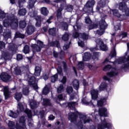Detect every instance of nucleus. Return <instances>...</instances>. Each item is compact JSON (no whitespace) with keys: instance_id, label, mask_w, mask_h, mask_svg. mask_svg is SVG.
I'll return each mask as SVG.
<instances>
[{"instance_id":"45","label":"nucleus","mask_w":129,"mask_h":129,"mask_svg":"<svg viewBox=\"0 0 129 129\" xmlns=\"http://www.w3.org/2000/svg\"><path fill=\"white\" fill-rule=\"evenodd\" d=\"M63 41H68L69 40V34L67 32H65L61 37Z\"/></svg>"},{"instance_id":"22","label":"nucleus","mask_w":129,"mask_h":129,"mask_svg":"<svg viewBox=\"0 0 129 129\" xmlns=\"http://www.w3.org/2000/svg\"><path fill=\"white\" fill-rule=\"evenodd\" d=\"M23 97V94H22V92H17L14 94V98L18 102L21 101V99H22V98Z\"/></svg>"},{"instance_id":"25","label":"nucleus","mask_w":129,"mask_h":129,"mask_svg":"<svg viewBox=\"0 0 129 129\" xmlns=\"http://www.w3.org/2000/svg\"><path fill=\"white\" fill-rule=\"evenodd\" d=\"M40 12L41 15H43V16H47L49 14V11L48 10V9L46 7H42L40 9Z\"/></svg>"},{"instance_id":"17","label":"nucleus","mask_w":129,"mask_h":129,"mask_svg":"<svg viewBox=\"0 0 129 129\" xmlns=\"http://www.w3.org/2000/svg\"><path fill=\"white\" fill-rule=\"evenodd\" d=\"M72 83L73 88L75 90H79V88H80V82L79 80L75 79L74 80Z\"/></svg>"},{"instance_id":"61","label":"nucleus","mask_w":129,"mask_h":129,"mask_svg":"<svg viewBox=\"0 0 129 129\" xmlns=\"http://www.w3.org/2000/svg\"><path fill=\"white\" fill-rule=\"evenodd\" d=\"M111 68V66L110 64H108L103 68V71H107L109 70V69H110Z\"/></svg>"},{"instance_id":"63","label":"nucleus","mask_w":129,"mask_h":129,"mask_svg":"<svg viewBox=\"0 0 129 129\" xmlns=\"http://www.w3.org/2000/svg\"><path fill=\"white\" fill-rule=\"evenodd\" d=\"M85 23H86V24H91V23H92V21H91V19H90V18L86 17L85 18Z\"/></svg>"},{"instance_id":"2","label":"nucleus","mask_w":129,"mask_h":129,"mask_svg":"<svg viewBox=\"0 0 129 129\" xmlns=\"http://www.w3.org/2000/svg\"><path fill=\"white\" fill-rule=\"evenodd\" d=\"M53 2L56 4H59L60 3H61V4H64L65 11H67L69 13L72 12L74 9V7H73V5H71V4H66V0H54Z\"/></svg>"},{"instance_id":"59","label":"nucleus","mask_w":129,"mask_h":129,"mask_svg":"<svg viewBox=\"0 0 129 129\" xmlns=\"http://www.w3.org/2000/svg\"><path fill=\"white\" fill-rule=\"evenodd\" d=\"M23 58H24V56H23V54H17L16 59L17 61H21V60H23Z\"/></svg>"},{"instance_id":"54","label":"nucleus","mask_w":129,"mask_h":129,"mask_svg":"<svg viewBox=\"0 0 129 129\" xmlns=\"http://www.w3.org/2000/svg\"><path fill=\"white\" fill-rule=\"evenodd\" d=\"M42 24V19L41 18H38L36 19V27H41Z\"/></svg>"},{"instance_id":"33","label":"nucleus","mask_w":129,"mask_h":129,"mask_svg":"<svg viewBox=\"0 0 129 129\" xmlns=\"http://www.w3.org/2000/svg\"><path fill=\"white\" fill-rule=\"evenodd\" d=\"M102 124L104 126L105 128H109L110 127V123H108L106 122V119L105 118H104V119L102 120H101Z\"/></svg>"},{"instance_id":"57","label":"nucleus","mask_w":129,"mask_h":129,"mask_svg":"<svg viewBox=\"0 0 129 129\" xmlns=\"http://www.w3.org/2000/svg\"><path fill=\"white\" fill-rule=\"evenodd\" d=\"M18 106H19V109L20 111V112H23L24 111L25 108H24V105L22 104V103H19L18 104Z\"/></svg>"},{"instance_id":"53","label":"nucleus","mask_w":129,"mask_h":129,"mask_svg":"<svg viewBox=\"0 0 129 129\" xmlns=\"http://www.w3.org/2000/svg\"><path fill=\"white\" fill-rule=\"evenodd\" d=\"M66 92L69 94H71L73 92V88L72 86L67 87Z\"/></svg>"},{"instance_id":"41","label":"nucleus","mask_w":129,"mask_h":129,"mask_svg":"<svg viewBox=\"0 0 129 129\" xmlns=\"http://www.w3.org/2000/svg\"><path fill=\"white\" fill-rule=\"evenodd\" d=\"M81 38L83 39V40H88V34L87 33H80Z\"/></svg>"},{"instance_id":"10","label":"nucleus","mask_w":129,"mask_h":129,"mask_svg":"<svg viewBox=\"0 0 129 129\" xmlns=\"http://www.w3.org/2000/svg\"><path fill=\"white\" fill-rule=\"evenodd\" d=\"M64 10V4H60L59 8L56 12V18L57 20H60L62 18V12Z\"/></svg>"},{"instance_id":"3","label":"nucleus","mask_w":129,"mask_h":129,"mask_svg":"<svg viewBox=\"0 0 129 129\" xmlns=\"http://www.w3.org/2000/svg\"><path fill=\"white\" fill-rule=\"evenodd\" d=\"M26 127V117L23 115L21 116L19 119V123H16V129H25Z\"/></svg>"},{"instance_id":"51","label":"nucleus","mask_w":129,"mask_h":129,"mask_svg":"<svg viewBox=\"0 0 129 129\" xmlns=\"http://www.w3.org/2000/svg\"><path fill=\"white\" fill-rule=\"evenodd\" d=\"M9 116H11V117H13V118H16V117H18V115H17V113L11 110L9 112Z\"/></svg>"},{"instance_id":"50","label":"nucleus","mask_w":129,"mask_h":129,"mask_svg":"<svg viewBox=\"0 0 129 129\" xmlns=\"http://www.w3.org/2000/svg\"><path fill=\"white\" fill-rule=\"evenodd\" d=\"M8 126L10 129H15L16 125L15 124V122L12 121H10L8 123Z\"/></svg>"},{"instance_id":"12","label":"nucleus","mask_w":129,"mask_h":129,"mask_svg":"<svg viewBox=\"0 0 129 129\" xmlns=\"http://www.w3.org/2000/svg\"><path fill=\"white\" fill-rule=\"evenodd\" d=\"M98 112L100 116H104V117H107L108 116L107 109H106V108H99Z\"/></svg>"},{"instance_id":"6","label":"nucleus","mask_w":129,"mask_h":129,"mask_svg":"<svg viewBox=\"0 0 129 129\" xmlns=\"http://www.w3.org/2000/svg\"><path fill=\"white\" fill-rule=\"evenodd\" d=\"M10 21L11 28L12 30H17L19 27V19L12 18Z\"/></svg>"},{"instance_id":"52","label":"nucleus","mask_w":129,"mask_h":129,"mask_svg":"<svg viewBox=\"0 0 129 129\" xmlns=\"http://www.w3.org/2000/svg\"><path fill=\"white\" fill-rule=\"evenodd\" d=\"M37 43V45L41 49L42 48H44V47H45V45L44 44V42H43L42 41H41L40 40H38Z\"/></svg>"},{"instance_id":"16","label":"nucleus","mask_w":129,"mask_h":129,"mask_svg":"<svg viewBox=\"0 0 129 129\" xmlns=\"http://www.w3.org/2000/svg\"><path fill=\"white\" fill-rule=\"evenodd\" d=\"M107 87H108L107 83L102 82L99 86V91H104L105 90H107Z\"/></svg>"},{"instance_id":"35","label":"nucleus","mask_w":129,"mask_h":129,"mask_svg":"<svg viewBox=\"0 0 129 129\" xmlns=\"http://www.w3.org/2000/svg\"><path fill=\"white\" fill-rule=\"evenodd\" d=\"M31 48L33 50H35L36 52H40L41 51V48L39 47V46L37 44H32Z\"/></svg>"},{"instance_id":"48","label":"nucleus","mask_w":129,"mask_h":129,"mask_svg":"<svg viewBox=\"0 0 129 129\" xmlns=\"http://www.w3.org/2000/svg\"><path fill=\"white\" fill-rule=\"evenodd\" d=\"M58 79V74H55L53 76L50 78V81L54 83V82H56V81Z\"/></svg>"},{"instance_id":"49","label":"nucleus","mask_w":129,"mask_h":129,"mask_svg":"<svg viewBox=\"0 0 129 129\" xmlns=\"http://www.w3.org/2000/svg\"><path fill=\"white\" fill-rule=\"evenodd\" d=\"M98 57H99V52H94L92 56L93 60H98Z\"/></svg>"},{"instance_id":"4","label":"nucleus","mask_w":129,"mask_h":129,"mask_svg":"<svg viewBox=\"0 0 129 129\" xmlns=\"http://www.w3.org/2000/svg\"><path fill=\"white\" fill-rule=\"evenodd\" d=\"M77 114H79L80 116L82 115L81 113L77 111L76 112H72L71 114L69 115V119L71 120V122H74V121H76L78 117V115Z\"/></svg>"},{"instance_id":"38","label":"nucleus","mask_w":129,"mask_h":129,"mask_svg":"<svg viewBox=\"0 0 129 129\" xmlns=\"http://www.w3.org/2000/svg\"><path fill=\"white\" fill-rule=\"evenodd\" d=\"M63 91H64V85L60 84L57 88V93H62Z\"/></svg>"},{"instance_id":"64","label":"nucleus","mask_w":129,"mask_h":129,"mask_svg":"<svg viewBox=\"0 0 129 129\" xmlns=\"http://www.w3.org/2000/svg\"><path fill=\"white\" fill-rule=\"evenodd\" d=\"M122 69H128L129 68V62H127L125 64H124L121 67Z\"/></svg>"},{"instance_id":"31","label":"nucleus","mask_w":129,"mask_h":129,"mask_svg":"<svg viewBox=\"0 0 129 129\" xmlns=\"http://www.w3.org/2000/svg\"><path fill=\"white\" fill-rule=\"evenodd\" d=\"M43 105L44 106H50L51 105V102H50V100L47 98H44L43 99Z\"/></svg>"},{"instance_id":"44","label":"nucleus","mask_w":129,"mask_h":129,"mask_svg":"<svg viewBox=\"0 0 129 129\" xmlns=\"http://www.w3.org/2000/svg\"><path fill=\"white\" fill-rule=\"evenodd\" d=\"M16 38H21V39H24L25 38V35L19 32H17L15 33V36Z\"/></svg>"},{"instance_id":"19","label":"nucleus","mask_w":129,"mask_h":129,"mask_svg":"<svg viewBox=\"0 0 129 129\" xmlns=\"http://www.w3.org/2000/svg\"><path fill=\"white\" fill-rule=\"evenodd\" d=\"M3 36L6 41H8L9 39H11V38H12V31L8 30V31L7 32H4Z\"/></svg>"},{"instance_id":"18","label":"nucleus","mask_w":129,"mask_h":129,"mask_svg":"<svg viewBox=\"0 0 129 129\" xmlns=\"http://www.w3.org/2000/svg\"><path fill=\"white\" fill-rule=\"evenodd\" d=\"M8 49L10 52L13 54H16L17 49L16 48V45L14 43H10L8 46Z\"/></svg>"},{"instance_id":"60","label":"nucleus","mask_w":129,"mask_h":129,"mask_svg":"<svg viewBox=\"0 0 129 129\" xmlns=\"http://www.w3.org/2000/svg\"><path fill=\"white\" fill-rule=\"evenodd\" d=\"M29 89L25 88L23 90V94H24V95H29Z\"/></svg>"},{"instance_id":"29","label":"nucleus","mask_w":129,"mask_h":129,"mask_svg":"<svg viewBox=\"0 0 129 129\" xmlns=\"http://www.w3.org/2000/svg\"><path fill=\"white\" fill-rule=\"evenodd\" d=\"M37 3V0H29V9L31 10L34 8L35 4Z\"/></svg>"},{"instance_id":"34","label":"nucleus","mask_w":129,"mask_h":129,"mask_svg":"<svg viewBox=\"0 0 129 129\" xmlns=\"http://www.w3.org/2000/svg\"><path fill=\"white\" fill-rule=\"evenodd\" d=\"M75 31L73 33V38H74V39H77V38H79V36H80V33L77 31V30H76V28H75Z\"/></svg>"},{"instance_id":"46","label":"nucleus","mask_w":129,"mask_h":129,"mask_svg":"<svg viewBox=\"0 0 129 129\" xmlns=\"http://www.w3.org/2000/svg\"><path fill=\"white\" fill-rule=\"evenodd\" d=\"M18 14L20 16H25L27 14V10L26 9H20L18 12Z\"/></svg>"},{"instance_id":"26","label":"nucleus","mask_w":129,"mask_h":129,"mask_svg":"<svg viewBox=\"0 0 129 129\" xmlns=\"http://www.w3.org/2000/svg\"><path fill=\"white\" fill-rule=\"evenodd\" d=\"M106 75L108 76V77L111 78V77H113V76L118 75V72H116L115 71H112L107 73Z\"/></svg>"},{"instance_id":"11","label":"nucleus","mask_w":129,"mask_h":129,"mask_svg":"<svg viewBox=\"0 0 129 129\" xmlns=\"http://www.w3.org/2000/svg\"><path fill=\"white\" fill-rule=\"evenodd\" d=\"M3 92L5 100H8V99H9V98L11 97V92L10 91V89L9 88V87H4Z\"/></svg>"},{"instance_id":"28","label":"nucleus","mask_w":129,"mask_h":129,"mask_svg":"<svg viewBox=\"0 0 129 129\" xmlns=\"http://www.w3.org/2000/svg\"><path fill=\"white\" fill-rule=\"evenodd\" d=\"M27 27V22L25 20H21L19 22L20 29H25Z\"/></svg>"},{"instance_id":"14","label":"nucleus","mask_w":129,"mask_h":129,"mask_svg":"<svg viewBox=\"0 0 129 129\" xmlns=\"http://www.w3.org/2000/svg\"><path fill=\"white\" fill-rule=\"evenodd\" d=\"M36 31V27L33 25H28L27 29H26V33L28 35H32L33 33H35Z\"/></svg>"},{"instance_id":"13","label":"nucleus","mask_w":129,"mask_h":129,"mask_svg":"<svg viewBox=\"0 0 129 129\" xmlns=\"http://www.w3.org/2000/svg\"><path fill=\"white\" fill-rule=\"evenodd\" d=\"M118 9L122 13H124L126 12L127 10V6L126 5V3L125 2H122L119 3Z\"/></svg>"},{"instance_id":"7","label":"nucleus","mask_w":129,"mask_h":129,"mask_svg":"<svg viewBox=\"0 0 129 129\" xmlns=\"http://www.w3.org/2000/svg\"><path fill=\"white\" fill-rule=\"evenodd\" d=\"M0 77L4 82H10L12 80V76L7 73H2Z\"/></svg>"},{"instance_id":"5","label":"nucleus","mask_w":129,"mask_h":129,"mask_svg":"<svg viewBox=\"0 0 129 129\" xmlns=\"http://www.w3.org/2000/svg\"><path fill=\"white\" fill-rule=\"evenodd\" d=\"M96 43L97 45L99 46L100 49L101 50V51H107V50H108L107 46L106 44H104V42H103V41H102L101 38L98 39Z\"/></svg>"},{"instance_id":"47","label":"nucleus","mask_w":129,"mask_h":129,"mask_svg":"<svg viewBox=\"0 0 129 129\" xmlns=\"http://www.w3.org/2000/svg\"><path fill=\"white\" fill-rule=\"evenodd\" d=\"M109 57H110V59L112 58H114V57H116V50L114 48L113 51L111 52L109 55Z\"/></svg>"},{"instance_id":"58","label":"nucleus","mask_w":129,"mask_h":129,"mask_svg":"<svg viewBox=\"0 0 129 129\" xmlns=\"http://www.w3.org/2000/svg\"><path fill=\"white\" fill-rule=\"evenodd\" d=\"M62 63L63 64L64 72H67V69H68L67 63H66V61H62Z\"/></svg>"},{"instance_id":"24","label":"nucleus","mask_w":129,"mask_h":129,"mask_svg":"<svg viewBox=\"0 0 129 129\" xmlns=\"http://www.w3.org/2000/svg\"><path fill=\"white\" fill-rule=\"evenodd\" d=\"M49 46L50 47H56V48H59L60 47V42L58 40L51 41L49 43Z\"/></svg>"},{"instance_id":"9","label":"nucleus","mask_w":129,"mask_h":129,"mask_svg":"<svg viewBox=\"0 0 129 129\" xmlns=\"http://www.w3.org/2000/svg\"><path fill=\"white\" fill-rule=\"evenodd\" d=\"M28 78H29L28 84H29V85H30L31 86H33L34 89H37L38 85H37V84H36V77L34 76H31L30 77V76H29Z\"/></svg>"},{"instance_id":"56","label":"nucleus","mask_w":129,"mask_h":129,"mask_svg":"<svg viewBox=\"0 0 129 129\" xmlns=\"http://www.w3.org/2000/svg\"><path fill=\"white\" fill-rule=\"evenodd\" d=\"M57 73L59 75H62V73L63 72V69L61 66H58L56 69Z\"/></svg>"},{"instance_id":"27","label":"nucleus","mask_w":129,"mask_h":129,"mask_svg":"<svg viewBox=\"0 0 129 129\" xmlns=\"http://www.w3.org/2000/svg\"><path fill=\"white\" fill-rule=\"evenodd\" d=\"M91 58V54L89 52L85 53V55L83 57V61H89Z\"/></svg>"},{"instance_id":"20","label":"nucleus","mask_w":129,"mask_h":129,"mask_svg":"<svg viewBox=\"0 0 129 129\" xmlns=\"http://www.w3.org/2000/svg\"><path fill=\"white\" fill-rule=\"evenodd\" d=\"M106 103V98H101L97 101V105L99 107H102Z\"/></svg>"},{"instance_id":"43","label":"nucleus","mask_w":129,"mask_h":129,"mask_svg":"<svg viewBox=\"0 0 129 129\" xmlns=\"http://www.w3.org/2000/svg\"><path fill=\"white\" fill-rule=\"evenodd\" d=\"M30 105L31 109H36L37 108V102L33 101L30 103Z\"/></svg>"},{"instance_id":"23","label":"nucleus","mask_w":129,"mask_h":129,"mask_svg":"<svg viewBox=\"0 0 129 129\" xmlns=\"http://www.w3.org/2000/svg\"><path fill=\"white\" fill-rule=\"evenodd\" d=\"M42 71V68L41 67L36 66L34 71V75L35 76H40L41 75V72Z\"/></svg>"},{"instance_id":"62","label":"nucleus","mask_w":129,"mask_h":129,"mask_svg":"<svg viewBox=\"0 0 129 129\" xmlns=\"http://www.w3.org/2000/svg\"><path fill=\"white\" fill-rule=\"evenodd\" d=\"M77 126L79 129H83V123H82V122H79L77 124Z\"/></svg>"},{"instance_id":"15","label":"nucleus","mask_w":129,"mask_h":129,"mask_svg":"<svg viewBox=\"0 0 129 129\" xmlns=\"http://www.w3.org/2000/svg\"><path fill=\"white\" fill-rule=\"evenodd\" d=\"M106 2L104 0H100L98 3L96 8L97 12H100V9L104 8L105 7Z\"/></svg>"},{"instance_id":"40","label":"nucleus","mask_w":129,"mask_h":129,"mask_svg":"<svg viewBox=\"0 0 129 129\" xmlns=\"http://www.w3.org/2000/svg\"><path fill=\"white\" fill-rule=\"evenodd\" d=\"M48 32L49 35H51L53 37H55V36H56V29L55 28L49 29Z\"/></svg>"},{"instance_id":"8","label":"nucleus","mask_w":129,"mask_h":129,"mask_svg":"<svg viewBox=\"0 0 129 129\" xmlns=\"http://www.w3.org/2000/svg\"><path fill=\"white\" fill-rule=\"evenodd\" d=\"M94 5H95V0H88L85 5V8L88 11H93Z\"/></svg>"},{"instance_id":"37","label":"nucleus","mask_w":129,"mask_h":129,"mask_svg":"<svg viewBox=\"0 0 129 129\" xmlns=\"http://www.w3.org/2000/svg\"><path fill=\"white\" fill-rule=\"evenodd\" d=\"M24 112L27 114L28 118H31V117H32V111L31 110L29 109L28 108H26Z\"/></svg>"},{"instance_id":"1","label":"nucleus","mask_w":129,"mask_h":129,"mask_svg":"<svg viewBox=\"0 0 129 129\" xmlns=\"http://www.w3.org/2000/svg\"><path fill=\"white\" fill-rule=\"evenodd\" d=\"M99 26L100 27V30L97 31V34L100 36L103 35L105 33V30H106L108 25L106 23L105 20L101 19L99 22Z\"/></svg>"},{"instance_id":"21","label":"nucleus","mask_w":129,"mask_h":129,"mask_svg":"<svg viewBox=\"0 0 129 129\" xmlns=\"http://www.w3.org/2000/svg\"><path fill=\"white\" fill-rule=\"evenodd\" d=\"M91 94L92 95V98L94 100H96L98 98V91L93 90L91 91Z\"/></svg>"},{"instance_id":"30","label":"nucleus","mask_w":129,"mask_h":129,"mask_svg":"<svg viewBox=\"0 0 129 129\" xmlns=\"http://www.w3.org/2000/svg\"><path fill=\"white\" fill-rule=\"evenodd\" d=\"M112 13L114 17H117V18H120L121 17V15L119 14L118 10L113 9L112 10Z\"/></svg>"},{"instance_id":"42","label":"nucleus","mask_w":129,"mask_h":129,"mask_svg":"<svg viewBox=\"0 0 129 129\" xmlns=\"http://www.w3.org/2000/svg\"><path fill=\"white\" fill-rule=\"evenodd\" d=\"M23 53L24 54H29L30 53V46L28 45H26L23 48Z\"/></svg>"},{"instance_id":"39","label":"nucleus","mask_w":129,"mask_h":129,"mask_svg":"<svg viewBox=\"0 0 129 129\" xmlns=\"http://www.w3.org/2000/svg\"><path fill=\"white\" fill-rule=\"evenodd\" d=\"M14 70L16 75H21L22 74V71L21 70V69H20L18 67H16Z\"/></svg>"},{"instance_id":"55","label":"nucleus","mask_w":129,"mask_h":129,"mask_svg":"<svg viewBox=\"0 0 129 129\" xmlns=\"http://www.w3.org/2000/svg\"><path fill=\"white\" fill-rule=\"evenodd\" d=\"M4 27L6 28H8V27H11V22L9 21L8 20H4V24H3Z\"/></svg>"},{"instance_id":"32","label":"nucleus","mask_w":129,"mask_h":129,"mask_svg":"<svg viewBox=\"0 0 129 129\" xmlns=\"http://www.w3.org/2000/svg\"><path fill=\"white\" fill-rule=\"evenodd\" d=\"M78 70H83L84 69V62L81 61H79L77 64Z\"/></svg>"},{"instance_id":"36","label":"nucleus","mask_w":129,"mask_h":129,"mask_svg":"<svg viewBox=\"0 0 129 129\" xmlns=\"http://www.w3.org/2000/svg\"><path fill=\"white\" fill-rule=\"evenodd\" d=\"M49 92H50V89L49 87L47 86L44 87L42 92V94H44V95H47Z\"/></svg>"}]
</instances>
